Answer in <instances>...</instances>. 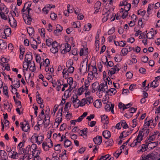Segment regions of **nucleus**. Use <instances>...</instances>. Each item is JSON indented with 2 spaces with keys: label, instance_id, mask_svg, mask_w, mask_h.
Returning <instances> with one entry per match:
<instances>
[{
  "label": "nucleus",
  "instance_id": "nucleus-1",
  "mask_svg": "<svg viewBox=\"0 0 160 160\" xmlns=\"http://www.w3.org/2000/svg\"><path fill=\"white\" fill-rule=\"evenodd\" d=\"M107 89H108V86L106 82L105 84L101 83L100 85L99 84L98 91L99 92L102 91L103 92H106Z\"/></svg>",
  "mask_w": 160,
  "mask_h": 160
},
{
  "label": "nucleus",
  "instance_id": "nucleus-2",
  "mask_svg": "<svg viewBox=\"0 0 160 160\" xmlns=\"http://www.w3.org/2000/svg\"><path fill=\"white\" fill-rule=\"evenodd\" d=\"M73 64V62H71V60H69V61L66 63V67L68 68V71L70 73H72L74 69V68L72 66Z\"/></svg>",
  "mask_w": 160,
  "mask_h": 160
},
{
  "label": "nucleus",
  "instance_id": "nucleus-3",
  "mask_svg": "<svg viewBox=\"0 0 160 160\" xmlns=\"http://www.w3.org/2000/svg\"><path fill=\"white\" fill-rule=\"evenodd\" d=\"M84 61H83V62L81 63V64L79 68L80 73H82V71L84 72L85 73L87 70L88 61L86 63H84Z\"/></svg>",
  "mask_w": 160,
  "mask_h": 160
},
{
  "label": "nucleus",
  "instance_id": "nucleus-4",
  "mask_svg": "<svg viewBox=\"0 0 160 160\" xmlns=\"http://www.w3.org/2000/svg\"><path fill=\"white\" fill-rule=\"evenodd\" d=\"M93 141L95 144L100 145L102 142V137L99 136H97L93 139Z\"/></svg>",
  "mask_w": 160,
  "mask_h": 160
},
{
  "label": "nucleus",
  "instance_id": "nucleus-5",
  "mask_svg": "<svg viewBox=\"0 0 160 160\" xmlns=\"http://www.w3.org/2000/svg\"><path fill=\"white\" fill-rule=\"evenodd\" d=\"M0 155L2 160H6L8 159L7 153L4 150L0 151Z\"/></svg>",
  "mask_w": 160,
  "mask_h": 160
},
{
  "label": "nucleus",
  "instance_id": "nucleus-6",
  "mask_svg": "<svg viewBox=\"0 0 160 160\" xmlns=\"http://www.w3.org/2000/svg\"><path fill=\"white\" fill-rule=\"evenodd\" d=\"M65 48L63 49L61 51V53L62 54H65L67 52H69L70 51L71 49V47L69 44L68 43H66L65 45Z\"/></svg>",
  "mask_w": 160,
  "mask_h": 160
},
{
  "label": "nucleus",
  "instance_id": "nucleus-7",
  "mask_svg": "<svg viewBox=\"0 0 160 160\" xmlns=\"http://www.w3.org/2000/svg\"><path fill=\"white\" fill-rule=\"evenodd\" d=\"M32 53L30 52H28L27 53L26 55L24 61L23 62V63H25V62H26V60H28L30 59L32 60Z\"/></svg>",
  "mask_w": 160,
  "mask_h": 160
},
{
  "label": "nucleus",
  "instance_id": "nucleus-8",
  "mask_svg": "<svg viewBox=\"0 0 160 160\" xmlns=\"http://www.w3.org/2000/svg\"><path fill=\"white\" fill-rule=\"evenodd\" d=\"M50 111V109L48 108V112H47L44 116H46V118H48V122H46L45 124H44V127H47L49 125L50 122V116L49 115V111Z\"/></svg>",
  "mask_w": 160,
  "mask_h": 160
},
{
  "label": "nucleus",
  "instance_id": "nucleus-9",
  "mask_svg": "<svg viewBox=\"0 0 160 160\" xmlns=\"http://www.w3.org/2000/svg\"><path fill=\"white\" fill-rule=\"evenodd\" d=\"M102 135L103 137L107 139H109L111 136L110 132L107 130L103 131Z\"/></svg>",
  "mask_w": 160,
  "mask_h": 160
},
{
  "label": "nucleus",
  "instance_id": "nucleus-10",
  "mask_svg": "<svg viewBox=\"0 0 160 160\" xmlns=\"http://www.w3.org/2000/svg\"><path fill=\"white\" fill-rule=\"evenodd\" d=\"M101 121L102 123L106 124L108 123V117L107 116L105 115H101Z\"/></svg>",
  "mask_w": 160,
  "mask_h": 160
},
{
  "label": "nucleus",
  "instance_id": "nucleus-11",
  "mask_svg": "<svg viewBox=\"0 0 160 160\" xmlns=\"http://www.w3.org/2000/svg\"><path fill=\"white\" fill-rule=\"evenodd\" d=\"M6 28L4 30V33L6 36H9L11 33V29L8 26H5Z\"/></svg>",
  "mask_w": 160,
  "mask_h": 160
},
{
  "label": "nucleus",
  "instance_id": "nucleus-12",
  "mask_svg": "<svg viewBox=\"0 0 160 160\" xmlns=\"http://www.w3.org/2000/svg\"><path fill=\"white\" fill-rule=\"evenodd\" d=\"M23 19L26 24L30 25L31 24V22L32 20V18L31 17H23Z\"/></svg>",
  "mask_w": 160,
  "mask_h": 160
},
{
  "label": "nucleus",
  "instance_id": "nucleus-13",
  "mask_svg": "<svg viewBox=\"0 0 160 160\" xmlns=\"http://www.w3.org/2000/svg\"><path fill=\"white\" fill-rule=\"evenodd\" d=\"M100 99H97L93 102V105L97 108H99L101 106L102 103Z\"/></svg>",
  "mask_w": 160,
  "mask_h": 160
},
{
  "label": "nucleus",
  "instance_id": "nucleus-14",
  "mask_svg": "<svg viewBox=\"0 0 160 160\" xmlns=\"http://www.w3.org/2000/svg\"><path fill=\"white\" fill-rule=\"evenodd\" d=\"M32 38H33V42H32V43L31 44V46L32 48H33L34 49H36L37 48L38 45H37V42L32 37Z\"/></svg>",
  "mask_w": 160,
  "mask_h": 160
},
{
  "label": "nucleus",
  "instance_id": "nucleus-15",
  "mask_svg": "<svg viewBox=\"0 0 160 160\" xmlns=\"http://www.w3.org/2000/svg\"><path fill=\"white\" fill-rule=\"evenodd\" d=\"M3 115L4 116L3 118L4 119V124L5 127H7L9 125V122L8 120H6V119L8 118V115L7 113L5 114H3Z\"/></svg>",
  "mask_w": 160,
  "mask_h": 160
},
{
  "label": "nucleus",
  "instance_id": "nucleus-16",
  "mask_svg": "<svg viewBox=\"0 0 160 160\" xmlns=\"http://www.w3.org/2000/svg\"><path fill=\"white\" fill-rule=\"evenodd\" d=\"M11 20H10V18H9L8 22L10 25L13 27H16L17 25L16 21L13 18H12V22H11Z\"/></svg>",
  "mask_w": 160,
  "mask_h": 160
},
{
  "label": "nucleus",
  "instance_id": "nucleus-17",
  "mask_svg": "<svg viewBox=\"0 0 160 160\" xmlns=\"http://www.w3.org/2000/svg\"><path fill=\"white\" fill-rule=\"evenodd\" d=\"M99 86V83L97 82H96L92 83V89H94V91H96L98 90Z\"/></svg>",
  "mask_w": 160,
  "mask_h": 160
},
{
  "label": "nucleus",
  "instance_id": "nucleus-18",
  "mask_svg": "<svg viewBox=\"0 0 160 160\" xmlns=\"http://www.w3.org/2000/svg\"><path fill=\"white\" fill-rule=\"evenodd\" d=\"M27 31L30 36L34 34V28L31 27H28V28L27 29Z\"/></svg>",
  "mask_w": 160,
  "mask_h": 160
},
{
  "label": "nucleus",
  "instance_id": "nucleus-19",
  "mask_svg": "<svg viewBox=\"0 0 160 160\" xmlns=\"http://www.w3.org/2000/svg\"><path fill=\"white\" fill-rule=\"evenodd\" d=\"M149 148H151V149H152L157 146L158 144V142H152L149 143Z\"/></svg>",
  "mask_w": 160,
  "mask_h": 160
},
{
  "label": "nucleus",
  "instance_id": "nucleus-20",
  "mask_svg": "<svg viewBox=\"0 0 160 160\" xmlns=\"http://www.w3.org/2000/svg\"><path fill=\"white\" fill-rule=\"evenodd\" d=\"M32 155L34 157V158H39V156L38 155V154H39L40 152L38 150L37 151L36 150H33L32 151Z\"/></svg>",
  "mask_w": 160,
  "mask_h": 160
},
{
  "label": "nucleus",
  "instance_id": "nucleus-21",
  "mask_svg": "<svg viewBox=\"0 0 160 160\" xmlns=\"http://www.w3.org/2000/svg\"><path fill=\"white\" fill-rule=\"evenodd\" d=\"M92 28V25L90 23L85 25L83 29L85 31H88Z\"/></svg>",
  "mask_w": 160,
  "mask_h": 160
},
{
  "label": "nucleus",
  "instance_id": "nucleus-22",
  "mask_svg": "<svg viewBox=\"0 0 160 160\" xmlns=\"http://www.w3.org/2000/svg\"><path fill=\"white\" fill-rule=\"evenodd\" d=\"M71 142L68 139H66L64 142V145L65 147H68L71 145Z\"/></svg>",
  "mask_w": 160,
  "mask_h": 160
},
{
  "label": "nucleus",
  "instance_id": "nucleus-23",
  "mask_svg": "<svg viewBox=\"0 0 160 160\" xmlns=\"http://www.w3.org/2000/svg\"><path fill=\"white\" fill-rule=\"evenodd\" d=\"M120 123L121 124L122 126L124 129H126L128 128V125L125 120H121Z\"/></svg>",
  "mask_w": 160,
  "mask_h": 160
},
{
  "label": "nucleus",
  "instance_id": "nucleus-24",
  "mask_svg": "<svg viewBox=\"0 0 160 160\" xmlns=\"http://www.w3.org/2000/svg\"><path fill=\"white\" fill-rule=\"evenodd\" d=\"M117 57H114V59L115 61L117 62H120L122 59V56L121 55L117 54L116 55Z\"/></svg>",
  "mask_w": 160,
  "mask_h": 160
},
{
  "label": "nucleus",
  "instance_id": "nucleus-25",
  "mask_svg": "<svg viewBox=\"0 0 160 160\" xmlns=\"http://www.w3.org/2000/svg\"><path fill=\"white\" fill-rule=\"evenodd\" d=\"M111 13L110 10H108L104 14H103V15H106V18H104L102 19V20L104 21V22H105L107 21L108 19V17L109 15Z\"/></svg>",
  "mask_w": 160,
  "mask_h": 160
},
{
  "label": "nucleus",
  "instance_id": "nucleus-26",
  "mask_svg": "<svg viewBox=\"0 0 160 160\" xmlns=\"http://www.w3.org/2000/svg\"><path fill=\"white\" fill-rule=\"evenodd\" d=\"M59 117L56 119L55 120V122H54V125L56 123H57L58 124L57 126H56V128H58V126L59 125V124L62 122V117H61L60 118V119H59Z\"/></svg>",
  "mask_w": 160,
  "mask_h": 160
},
{
  "label": "nucleus",
  "instance_id": "nucleus-27",
  "mask_svg": "<svg viewBox=\"0 0 160 160\" xmlns=\"http://www.w3.org/2000/svg\"><path fill=\"white\" fill-rule=\"evenodd\" d=\"M107 146H112L113 143V140L112 139H110L105 142Z\"/></svg>",
  "mask_w": 160,
  "mask_h": 160
},
{
  "label": "nucleus",
  "instance_id": "nucleus-28",
  "mask_svg": "<svg viewBox=\"0 0 160 160\" xmlns=\"http://www.w3.org/2000/svg\"><path fill=\"white\" fill-rule=\"evenodd\" d=\"M128 52L129 51H128L127 48H124L122 49L121 53L122 54L123 56H124L127 54Z\"/></svg>",
  "mask_w": 160,
  "mask_h": 160
},
{
  "label": "nucleus",
  "instance_id": "nucleus-29",
  "mask_svg": "<svg viewBox=\"0 0 160 160\" xmlns=\"http://www.w3.org/2000/svg\"><path fill=\"white\" fill-rule=\"evenodd\" d=\"M3 92L4 94L6 95L8 98L9 97V95L8 92V87L6 86H4L3 87Z\"/></svg>",
  "mask_w": 160,
  "mask_h": 160
},
{
  "label": "nucleus",
  "instance_id": "nucleus-30",
  "mask_svg": "<svg viewBox=\"0 0 160 160\" xmlns=\"http://www.w3.org/2000/svg\"><path fill=\"white\" fill-rule=\"evenodd\" d=\"M52 40L51 38H48L46 40V45L48 47H50L52 45L51 42Z\"/></svg>",
  "mask_w": 160,
  "mask_h": 160
},
{
  "label": "nucleus",
  "instance_id": "nucleus-31",
  "mask_svg": "<svg viewBox=\"0 0 160 160\" xmlns=\"http://www.w3.org/2000/svg\"><path fill=\"white\" fill-rule=\"evenodd\" d=\"M110 154H107L105 156H102L98 160H106L110 157Z\"/></svg>",
  "mask_w": 160,
  "mask_h": 160
},
{
  "label": "nucleus",
  "instance_id": "nucleus-32",
  "mask_svg": "<svg viewBox=\"0 0 160 160\" xmlns=\"http://www.w3.org/2000/svg\"><path fill=\"white\" fill-rule=\"evenodd\" d=\"M7 47V43L5 42H3L2 43H0V48L1 49H6Z\"/></svg>",
  "mask_w": 160,
  "mask_h": 160
},
{
  "label": "nucleus",
  "instance_id": "nucleus-33",
  "mask_svg": "<svg viewBox=\"0 0 160 160\" xmlns=\"http://www.w3.org/2000/svg\"><path fill=\"white\" fill-rule=\"evenodd\" d=\"M13 82H15V87H16L17 88H18L20 87V81L18 80L17 79L14 80Z\"/></svg>",
  "mask_w": 160,
  "mask_h": 160
},
{
  "label": "nucleus",
  "instance_id": "nucleus-34",
  "mask_svg": "<svg viewBox=\"0 0 160 160\" xmlns=\"http://www.w3.org/2000/svg\"><path fill=\"white\" fill-rule=\"evenodd\" d=\"M157 82L155 80H153L151 83L150 87H153L154 88L157 87L158 85L157 83Z\"/></svg>",
  "mask_w": 160,
  "mask_h": 160
},
{
  "label": "nucleus",
  "instance_id": "nucleus-35",
  "mask_svg": "<svg viewBox=\"0 0 160 160\" xmlns=\"http://www.w3.org/2000/svg\"><path fill=\"white\" fill-rule=\"evenodd\" d=\"M85 104V103H83L82 101L78 103L77 104H74V107L75 108H78L79 106H84Z\"/></svg>",
  "mask_w": 160,
  "mask_h": 160
},
{
  "label": "nucleus",
  "instance_id": "nucleus-36",
  "mask_svg": "<svg viewBox=\"0 0 160 160\" xmlns=\"http://www.w3.org/2000/svg\"><path fill=\"white\" fill-rule=\"evenodd\" d=\"M117 43H118V45L121 47H123L126 45L125 41H121L120 42L117 41Z\"/></svg>",
  "mask_w": 160,
  "mask_h": 160
},
{
  "label": "nucleus",
  "instance_id": "nucleus-37",
  "mask_svg": "<svg viewBox=\"0 0 160 160\" xmlns=\"http://www.w3.org/2000/svg\"><path fill=\"white\" fill-rule=\"evenodd\" d=\"M131 138V137L125 143H124L120 147V150L122 149H124L125 147L127 145V143L129 142L130 139Z\"/></svg>",
  "mask_w": 160,
  "mask_h": 160
},
{
  "label": "nucleus",
  "instance_id": "nucleus-38",
  "mask_svg": "<svg viewBox=\"0 0 160 160\" xmlns=\"http://www.w3.org/2000/svg\"><path fill=\"white\" fill-rule=\"evenodd\" d=\"M115 28L113 27L108 31V33L109 35L112 34L115 32Z\"/></svg>",
  "mask_w": 160,
  "mask_h": 160
},
{
  "label": "nucleus",
  "instance_id": "nucleus-39",
  "mask_svg": "<svg viewBox=\"0 0 160 160\" xmlns=\"http://www.w3.org/2000/svg\"><path fill=\"white\" fill-rule=\"evenodd\" d=\"M20 52L21 54L23 55L25 52V48L23 46H20Z\"/></svg>",
  "mask_w": 160,
  "mask_h": 160
},
{
  "label": "nucleus",
  "instance_id": "nucleus-40",
  "mask_svg": "<svg viewBox=\"0 0 160 160\" xmlns=\"http://www.w3.org/2000/svg\"><path fill=\"white\" fill-rule=\"evenodd\" d=\"M126 76L127 79H131L132 78L133 74L129 72H128L126 73Z\"/></svg>",
  "mask_w": 160,
  "mask_h": 160
},
{
  "label": "nucleus",
  "instance_id": "nucleus-41",
  "mask_svg": "<svg viewBox=\"0 0 160 160\" xmlns=\"http://www.w3.org/2000/svg\"><path fill=\"white\" fill-rule=\"evenodd\" d=\"M148 138L149 140L148 142H151L154 140L155 138V136L153 134L151 135L149 137H148Z\"/></svg>",
  "mask_w": 160,
  "mask_h": 160
},
{
  "label": "nucleus",
  "instance_id": "nucleus-42",
  "mask_svg": "<svg viewBox=\"0 0 160 160\" xmlns=\"http://www.w3.org/2000/svg\"><path fill=\"white\" fill-rule=\"evenodd\" d=\"M36 60L37 62L40 63V61L41 60V57L38 54H36Z\"/></svg>",
  "mask_w": 160,
  "mask_h": 160
},
{
  "label": "nucleus",
  "instance_id": "nucleus-43",
  "mask_svg": "<svg viewBox=\"0 0 160 160\" xmlns=\"http://www.w3.org/2000/svg\"><path fill=\"white\" fill-rule=\"evenodd\" d=\"M33 66L32 65H31L30 66V68H29L30 70L32 72H34L36 69L35 66V64L34 62H33Z\"/></svg>",
  "mask_w": 160,
  "mask_h": 160
},
{
  "label": "nucleus",
  "instance_id": "nucleus-44",
  "mask_svg": "<svg viewBox=\"0 0 160 160\" xmlns=\"http://www.w3.org/2000/svg\"><path fill=\"white\" fill-rule=\"evenodd\" d=\"M57 17V15L54 12L52 13L50 15V17L52 20H55Z\"/></svg>",
  "mask_w": 160,
  "mask_h": 160
},
{
  "label": "nucleus",
  "instance_id": "nucleus-45",
  "mask_svg": "<svg viewBox=\"0 0 160 160\" xmlns=\"http://www.w3.org/2000/svg\"><path fill=\"white\" fill-rule=\"evenodd\" d=\"M52 48H58V47L59 45V44L56 42V41H55L52 43Z\"/></svg>",
  "mask_w": 160,
  "mask_h": 160
},
{
  "label": "nucleus",
  "instance_id": "nucleus-46",
  "mask_svg": "<svg viewBox=\"0 0 160 160\" xmlns=\"http://www.w3.org/2000/svg\"><path fill=\"white\" fill-rule=\"evenodd\" d=\"M128 10H125L123 13L122 17L123 19H124L126 18L128 16Z\"/></svg>",
  "mask_w": 160,
  "mask_h": 160
},
{
  "label": "nucleus",
  "instance_id": "nucleus-47",
  "mask_svg": "<svg viewBox=\"0 0 160 160\" xmlns=\"http://www.w3.org/2000/svg\"><path fill=\"white\" fill-rule=\"evenodd\" d=\"M101 5V2L100 1H97L95 4V8H99L100 9Z\"/></svg>",
  "mask_w": 160,
  "mask_h": 160
},
{
  "label": "nucleus",
  "instance_id": "nucleus-48",
  "mask_svg": "<svg viewBox=\"0 0 160 160\" xmlns=\"http://www.w3.org/2000/svg\"><path fill=\"white\" fill-rule=\"evenodd\" d=\"M97 66L96 65H95L94 66H92V72H91L93 76V74L94 73L97 74Z\"/></svg>",
  "mask_w": 160,
  "mask_h": 160
},
{
  "label": "nucleus",
  "instance_id": "nucleus-49",
  "mask_svg": "<svg viewBox=\"0 0 160 160\" xmlns=\"http://www.w3.org/2000/svg\"><path fill=\"white\" fill-rule=\"evenodd\" d=\"M132 104L131 102L126 105L124 104V106L123 107V108H122L123 111H124L125 109L128 108L130 106H132Z\"/></svg>",
  "mask_w": 160,
  "mask_h": 160
},
{
  "label": "nucleus",
  "instance_id": "nucleus-50",
  "mask_svg": "<svg viewBox=\"0 0 160 160\" xmlns=\"http://www.w3.org/2000/svg\"><path fill=\"white\" fill-rule=\"evenodd\" d=\"M58 48H52L50 49V51L52 52L53 53H56L58 51Z\"/></svg>",
  "mask_w": 160,
  "mask_h": 160
},
{
  "label": "nucleus",
  "instance_id": "nucleus-51",
  "mask_svg": "<svg viewBox=\"0 0 160 160\" xmlns=\"http://www.w3.org/2000/svg\"><path fill=\"white\" fill-rule=\"evenodd\" d=\"M66 127V124L65 123H63L61 125L60 129L61 131H63L65 129Z\"/></svg>",
  "mask_w": 160,
  "mask_h": 160
},
{
  "label": "nucleus",
  "instance_id": "nucleus-52",
  "mask_svg": "<svg viewBox=\"0 0 160 160\" xmlns=\"http://www.w3.org/2000/svg\"><path fill=\"white\" fill-rule=\"evenodd\" d=\"M68 82L69 85H72L73 83V78L69 77L68 79Z\"/></svg>",
  "mask_w": 160,
  "mask_h": 160
},
{
  "label": "nucleus",
  "instance_id": "nucleus-53",
  "mask_svg": "<svg viewBox=\"0 0 160 160\" xmlns=\"http://www.w3.org/2000/svg\"><path fill=\"white\" fill-rule=\"evenodd\" d=\"M148 59V58L147 56H144L142 58V61L143 62L146 63L147 62Z\"/></svg>",
  "mask_w": 160,
  "mask_h": 160
},
{
  "label": "nucleus",
  "instance_id": "nucleus-54",
  "mask_svg": "<svg viewBox=\"0 0 160 160\" xmlns=\"http://www.w3.org/2000/svg\"><path fill=\"white\" fill-rule=\"evenodd\" d=\"M131 57L133 61V62L134 63H136L137 62V60L136 59V56L135 55L132 54L131 55Z\"/></svg>",
  "mask_w": 160,
  "mask_h": 160
},
{
  "label": "nucleus",
  "instance_id": "nucleus-55",
  "mask_svg": "<svg viewBox=\"0 0 160 160\" xmlns=\"http://www.w3.org/2000/svg\"><path fill=\"white\" fill-rule=\"evenodd\" d=\"M37 125H36L34 127V129L38 131L40 130V128L39 126H40L41 124H39V122H37Z\"/></svg>",
  "mask_w": 160,
  "mask_h": 160
},
{
  "label": "nucleus",
  "instance_id": "nucleus-56",
  "mask_svg": "<svg viewBox=\"0 0 160 160\" xmlns=\"http://www.w3.org/2000/svg\"><path fill=\"white\" fill-rule=\"evenodd\" d=\"M141 141H135V140H134V141L131 144L130 146L131 147H133L137 145V142L138 143H140V142Z\"/></svg>",
  "mask_w": 160,
  "mask_h": 160
},
{
  "label": "nucleus",
  "instance_id": "nucleus-57",
  "mask_svg": "<svg viewBox=\"0 0 160 160\" xmlns=\"http://www.w3.org/2000/svg\"><path fill=\"white\" fill-rule=\"evenodd\" d=\"M42 147L43 148V149L44 150L47 151L49 150V148H45V147H47V143L45 142H43L42 144Z\"/></svg>",
  "mask_w": 160,
  "mask_h": 160
},
{
  "label": "nucleus",
  "instance_id": "nucleus-58",
  "mask_svg": "<svg viewBox=\"0 0 160 160\" xmlns=\"http://www.w3.org/2000/svg\"><path fill=\"white\" fill-rule=\"evenodd\" d=\"M131 8V4H128V5H125L124 8V10H128V11Z\"/></svg>",
  "mask_w": 160,
  "mask_h": 160
},
{
  "label": "nucleus",
  "instance_id": "nucleus-59",
  "mask_svg": "<svg viewBox=\"0 0 160 160\" xmlns=\"http://www.w3.org/2000/svg\"><path fill=\"white\" fill-rule=\"evenodd\" d=\"M147 155L148 156V157H149V158H151L152 159H155V158H153L155 156V154L154 153H149Z\"/></svg>",
  "mask_w": 160,
  "mask_h": 160
},
{
  "label": "nucleus",
  "instance_id": "nucleus-60",
  "mask_svg": "<svg viewBox=\"0 0 160 160\" xmlns=\"http://www.w3.org/2000/svg\"><path fill=\"white\" fill-rule=\"evenodd\" d=\"M45 63L46 64L47 66H48L50 64V61L49 59L48 58L46 59L44 61V63L42 65H44V63Z\"/></svg>",
  "mask_w": 160,
  "mask_h": 160
},
{
  "label": "nucleus",
  "instance_id": "nucleus-61",
  "mask_svg": "<svg viewBox=\"0 0 160 160\" xmlns=\"http://www.w3.org/2000/svg\"><path fill=\"white\" fill-rule=\"evenodd\" d=\"M56 29L58 30L60 32H61L63 30V28L59 24H57L56 26Z\"/></svg>",
  "mask_w": 160,
  "mask_h": 160
},
{
  "label": "nucleus",
  "instance_id": "nucleus-62",
  "mask_svg": "<svg viewBox=\"0 0 160 160\" xmlns=\"http://www.w3.org/2000/svg\"><path fill=\"white\" fill-rule=\"evenodd\" d=\"M140 72L142 74H144L146 72V70L145 68H140L139 70Z\"/></svg>",
  "mask_w": 160,
  "mask_h": 160
},
{
  "label": "nucleus",
  "instance_id": "nucleus-63",
  "mask_svg": "<svg viewBox=\"0 0 160 160\" xmlns=\"http://www.w3.org/2000/svg\"><path fill=\"white\" fill-rule=\"evenodd\" d=\"M37 101L38 104H40V103H43V100L40 97H38L37 99Z\"/></svg>",
  "mask_w": 160,
  "mask_h": 160
},
{
  "label": "nucleus",
  "instance_id": "nucleus-64",
  "mask_svg": "<svg viewBox=\"0 0 160 160\" xmlns=\"http://www.w3.org/2000/svg\"><path fill=\"white\" fill-rule=\"evenodd\" d=\"M137 110V108H131L129 109V111L130 113H133L136 112Z\"/></svg>",
  "mask_w": 160,
  "mask_h": 160
}]
</instances>
